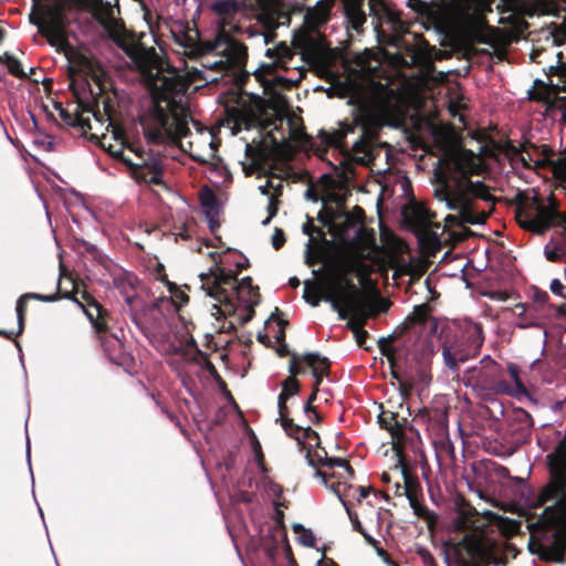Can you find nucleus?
<instances>
[{
	"instance_id": "nucleus-1",
	"label": "nucleus",
	"mask_w": 566,
	"mask_h": 566,
	"mask_svg": "<svg viewBox=\"0 0 566 566\" xmlns=\"http://www.w3.org/2000/svg\"><path fill=\"white\" fill-rule=\"evenodd\" d=\"M547 482L527 499L531 509L544 507L530 526L528 551L542 562L566 560V434L545 457Z\"/></svg>"
},
{
	"instance_id": "nucleus-2",
	"label": "nucleus",
	"mask_w": 566,
	"mask_h": 566,
	"mask_svg": "<svg viewBox=\"0 0 566 566\" xmlns=\"http://www.w3.org/2000/svg\"><path fill=\"white\" fill-rule=\"evenodd\" d=\"M143 75L146 85L151 92L153 106L168 104L169 108L178 106L176 95L184 94L187 83L178 71L166 64L154 48H146L143 43L136 48L135 54L128 56Z\"/></svg>"
},
{
	"instance_id": "nucleus-3",
	"label": "nucleus",
	"mask_w": 566,
	"mask_h": 566,
	"mask_svg": "<svg viewBox=\"0 0 566 566\" xmlns=\"http://www.w3.org/2000/svg\"><path fill=\"white\" fill-rule=\"evenodd\" d=\"M324 301L331 303L340 319H348L347 327L354 334L361 331L367 321L370 317H375L379 312L375 303L365 296L350 280H346V287L340 283H333L331 285V293L324 296ZM388 306L389 303L381 307L380 311H387Z\"/></svg>"
},
{
	"instance_id": "nucleus-4",
	"label": "nucleus",
	"mask_w": 566,
	"mask_h": 566,
	"mask_svg": "<svg viewBox=\"0 0 566 566\" xmlns=\"http://www.w3.org/2000/svg\"><path fill=\"white\" fill-rule=\"evenodd\" d=\"M434 196L446 201L451 210H458L463 222L469 224H482L489 214L484 211H475L474 199H489V189L482 181L454 179L450 182L447 178L441 180L440 187L434 190Z\"/></svg>"
},
{
	"instance_id": "nucleus-5",
	"label": "nucleus",
	"mask_w": 566,
	"mask_h": 566,
	"mask_svg": "<svg viewBox=\"0 0 566 566\" xmlns=\"http://www.w3.org/2000/svg\"><path fill=\"white\" fill-rule=\"evenodd\" d=\"M513 203L515 219L522 229L542 235L553 227H562L566 233V212L558 210L554 196H551V203L546 206L539 196L530 197L518 191Z\"/></svg>"
},
{
	"instance_id": "nucleus-6",
	"label": "nucleus",
	"mask_w": 566,
	"mask_h": 566,
	"mask_svg": "<svg viewBox=\"0 0 566 566\" xmlns=\"http://www.w3.org/2000/svg\"><path fill=\"white\" fill-rule=\"evenodd\" d=\"M392 104L389 96L380 91L371 93L368 99L358 106L357 123L361 129L353 150L365 156H373L380 135L384 120L389 117Z\"/></svg>"
},
{
	"instance_id": "nucleus-7",
	"label": "nucleus",
	"mask_w": 566,
	"mask_h": 566,
	"mask_svg": "<svg viewBox=\"0 0 566 566\" xmlns=\"http://www.w3.org/2000/svg\"><path fill=\"white\" fill-rule=\"evenodd\" d=\"M148 115L149 122L143 126L144 135L151 144L160 145L167 140L177 143L190 134V114L180 104L170 108V113L161 105L153 106Z\"/></svg>"
},
{
	"instance_id": "nucleus-8",
	"label": "nucleus",
	"mask_w": 566,
	"mask_h": 566,
	"mask_svg": "<svg viewBox=\"0 0 566 566\" xmlns=\"http://www.w3.org/2000/svg\"><path fill=\"white\" fill-rule=\"evenodd\" d=\"M202 289L207 295L214 298L221 305H214L218 313L222 315H232L235 306L228 292V287L235 292L238 283V273L227 272L218 262L210 268L208 273L200 274Z\"/></svg>"
},
{
	"instance_id": "nucleus-9",
	"label": "nucleus",
	"mask_w": 566,
	"mask_h": 566,
	"mask_svg": "<svg viewBox=\"0 0 566 566\" xmlns=\"http://www.w3.org/2000/svg\"><path fill=\"white\" fill-rule=\"evenodd\" d=\"M115 2L104 0L103 4L92 13L93 18L106 31L111 39L127 56L135 54L136 48L142 44L134 32L128 31L125 22L120 18L115 17Z\"/></svg>"
},
{
	"instance_id": "nucleus-10",
	"label": "nucleus",
	"mask_w": 566,
	"mask_h": 566,
	"mask_svg": "<svg viewBox=\"0 0 566 566\" xmlns=\"http://www.w3.org/2000/svg\"><path fill=\"white\" fill-rule=\"evenodd\" d=\"M108 137L103 135L99 144L113 158L120 160L128 168L130 176L138 182L148 185H161L164 168L160 158L151 157L143 163H133L129 157L124 155L126 145L124 142L109 144L106 146Z\"/></svg>"
},
{
	"instance_id": "nucleus-11",
	"label": "nucleus",
	"mask_w": 566,
	"mask_h": 566,
	"mask_svg": "<svg viewBox=\"0 0 566 566\" xmlns=\"http://www.w3.org/2000/svg\"><path fill=\"white\" fill-rule=\"evenodd\" d=\"M39 28V32L46 38L48 42L52 46H56L67 54L70 51L72 54L74 50L70 44L66 35L67 19L64 10L60 6L49 7L40 22H35Z\"/></svg>"
},
{
	"instance_id": "nucleus-12",
	"label": "nucleus",
	"mask_w": 566,
	"mask_h": 566,
	"mask_svg": "<svg viewBox=\"0 0 566 566\" xmlns=\"http://www.w3.org/2000/svg\"><path fill=\"white\" fill-rule=\"evenodd\" d=\"M432 346L428 340L420 339L415 344L412 352L408 353L403 361V376L417 386H427L431 381L430 356Z\"/></svg>"
},
{
	"instance_id": "nucleus-13",
	"label": "nucleus",
	"mask_w": 566,
	"mask_h": 566,
	"mask_svg": "<svg viewBox=\"0 0 566 566\" xmlns=\"http://www.w3.org/2000/svg\"><path fill=\"white\" fill-rule=\"evenodd\" d=\"M109 321L111 316L104 318V331H95L98 335L101 347L112 364L122 367L126 371H130L135 368V358L125 349L122 340L123 329L112 333L108 325Z\"/></svg>"
},
{
	"instance_id": "nucleus-14",
	"label": "nucleus",
	"mask_w": 566,
	"mask_h": 566,
	"mask_svg": "<svg viewBox=\"0 0 566 566\" xmlns=\"http://www.w3.org/2000/svg\"><path fill=\"white\" fill-rule=\"evenodd\" d=\"M501 366L491 358L481 360V367H475L470 370L469 381L474 387L491 394H501L509 390L506 379L501 377Z\"/></svg>"
},
{
	"instance_id": "nucleus-15",
	"label": "nucleus",
	"mask_w": 566,
	"mask_h": 566,
	"mask_svg": "<svg viewBox=\"0 0 566 566\" xmlns=\"http://www.w3.org/2000/svg\"><path fill=\"white\" fill-rule=\"evenodd\" d=\"M500 413L503 415L507 422V432L512 438L514 447L510 446L505 448L502 455H512L516 448L525 443L530 437L533 427L532 416L523 408H514L506 413L502 406H500Z\"/></svg>"
},
{
	"instance_id": "nucleus-16",
	"label": "nucleus",
	"mask_w": 566,
	"mask_h": 566,
	"mask_svg": "<svg viewBox=\"0 0 566 566\" xmlns=\"http://www.w3.org/2000/svg\"><path fill=\"white\" fill-rule=\"evenodd\" d=\"M378 415V423L381 429L387 430L392 439V449L397 455L401 457L407 442V432L413 431L408 417L401 416L398 411L384 409Z\"/></svg>"
},
{
	"instance_id": "nucleus-17",
	"label": "nucleus",
	"mask_w": 566,
	"mask_h": 566,
	"mask_svg": "<svg viewBox=\"0 0 566 566\" xmlns=\"http://www.w3.org/2000/svg\"><path fill=\"white\" fill-rule=\"evenodd\" d=\"M462 546L469 558H459L460 566H485V560L492 548H496V543L486 538L483 534H465L457 545Z\"/></svg>"
},
{
	"instance_id": "nucleus-18",
	"label": "nucleus",
	"mask_w": 566,
	"mask_h": 566,
	"mask_svg": "<svg viewBox=\"0 0 566 566\" xmlns=\"http://www.w3.org/2000/svg\"><path fill=\"white\" fill-rule=\"evenodd\" d=\"M368 265L358 259H350L343 263L342 266V275L337 280H333L327 282L324 285V291H321L318 284L305 281L304 282V300L312 306H318L321 301L324 300V296L331 293V285L333 283H340L344 287H346L347 274L354 272H365Z\"/></svg>"
},
{
	"instance_id": "nucleus-19",
	"label": "nucleus",
	"mask_w": 566,
	"mask_h": 566,
	"mask_svg": "<svg viewBox=\"0 0 566 566\" xmlns=\"http://www.w3.org/2000/svg\"><path fill=\"white\" fill-rule=\"evenodd\" d=\"M69 283L72 289L69 293H74L75 298L73 300L78 304L90 322L92 323L95 331H104V318L109 317V312L98 303L86 290L80 291V283L72 277H69Z\"/></svg>"
},
{
	"instance_id": "nucleus-20",
	"label": "nucleus",
	"mask_w": 566,
	"mask_h": 566,
	"mask_svg": "<svg viewBox=\"0 0 566 566\" xmlns=\"http://www.w3.org/2000/svg\"><path fill=\"white\" fill-rule=\"evenodd\" d=\"M76 72L77 69H75L74 66H70V75L72 78L69 88L72 92V95L76 102L75 112L70 113L62 106V104L55 105V108L59 111V115L64 122V124L71 127H73L74 124L78 120V113H92L97 120H102V116L98 111V98H94L92 102H86L82 98L81 92L76 86V81L73 77Z\"/></svg>"
},
{
	"instance_id": "nucleus-21",
	"label": "nucleus",
	"mask_w": 566,
	"mask_h": 566,
	"mask_svg": "<svg viewBox=\"0 0 566 566\" xmlns=\"http://www.w3.org/2000/svg\"><path fill=\"white\" fill-rule=\"evenodd\" d=\"M442 356L446 366L452 371H457L459 369V363H464L470 357H473L462 337L454 335L451 338L449 333L443 336Z\"/></svg>"
},
{
	"instance_id": "nucleus-22",
	"label": "nucleus",
	"mask_w": 566,
	"mask_h": 566,
	"mask_svg": "<svg viewBox=\"0 0 566 566\" xmlns=\"http://www.w3.org/2000/svg\"><path fill=\"white\" fill-rule=\"evenodd\" d=\"M248 61L247 45L235 39L227 42L226 60H219L213 63V69L227 73L231 69H243Z\"/></svg>"
},
{
	"instance_id": "nucleus-23",
	"label": "nucleus",
	"mask_w": 566,
	"mask_h": 566,
	"mask_svg": "<svg viewBox=\"0 0 566 566\" xmlns=\"http://www.w3.org/2000/svg\"><path fill=\"white\" fill-rule=\"evenodd\" d=\"M342 3L347 22V29H352L357 33H360L367 21L366 13L363 9L365 0H342Z\"/></svg>"
},
{
	"instance_id": "nucleus-24",
	"label": "nucleus",
	"mask_w": 566,
	"mask_h": 566,
	"mask_svg": "<svg viewBox=\"0 0 566 566\" xmlns=\"http://www.w3.org/2000/svg\"><path fill=\"white\" fill-rule=\"evenodd\" d=\"M303 360L305 365L312 370V375L314 377V391H319V386L323 381V378L328 376L331 371L329 359L323 357L319 353H305Z\"/></svg>"
},
{
	"instance_id": "nucleus-25",
	"label": "nucleus",
	"mask_w": 566,
	"mask_h": 566,
	"mask_svg": "<svg viewBox=\"0 0 566 566\" xmlns=\"http://www.w3.org/2000/svg\"><path fill=\"white\" fill-rule=\"evenodd\" d=\"M432 307L428 303L416 305L412 313L406 318L402 327V334H411L417 326H423L429 321L437 327L436 319L431 317Z\"/></svg>"
},
{
	"instance_id": "nucleus-26",
	"label": "nucleus",
	"mask_w": 566,
	"mask_h": 566,
	"mask_svg": "<svg viewBox=\"0 0 566 566\" xmlns=\"http://www.w3.org/2000/svg\"><path fill=\"white\" fill-rule=\"evenodd\" d=\"M359 127L357 123V115L353 119L352 123H342L338 129L333 132L321 130L318 137L322 143L331 147H342L344 144V139L348 134H353Z\"/></svg>"
},
{
	"instance_id": "nucleus-27",
	"label": "nucleus",
	"mask_w": 566,
	"mask_h": 566,
	"mask_svg": "<svg viewBox=\"0 0 566 566\" xmlns=\"http://www.w3.org/2000/svg\"><path fill=\"white\" fill-rule=\"evenodd\" d=\"M335 0H319L305 14V22L312 28H318L329 20Z\"/></svg>"
},
{
	"instance_id": "nucleus-28",
	"label": "nucleus",
	"mask_w": 566,
	"mask_h": 566,
	"mask_svg": "<svg viewBox=\"0 0 566 566\" xmlns=\"http://www.w3.org/2000/svg\"><path fill=\"white\" fill-rule=\"evenodd\" d=\"M452 161L455 170L462 175L460 179H463L464 181L471 180L470 175L476 167L475 154L470 149L462 148L454 153L452 156Z\"/></svg>"
},
{
	"instance_id": "nucleus-29",
	"label": "nucleus",
	"mask_w": 566,
	"mask_h": 566,
	"mask_svg": "<svg viewBox=\"0 0 566 566\" xmlns=\"http://www.w3.org/2000/svg\"><path fill=\"white\" fill-rule=\"evenodd\" d=\"M357 219L345 209L339 208L332 235L339 241H346L350 235V231L357 229Z\"/></svg>"
},
{
	"instance_id": "nucleus-30",
	"label": "nucleus",
	"mask_w": 566,
	"mask_h": 566,
	"mask_svg": "<svg viewBox=\"0 0 566 566\" xmlns=\"http://www.w3.org/2000/svg\"><path fill=\"white\" fill-rule=\"evenodd\" d=\"M333 491L337 494L339 501L344 505V507H345V510H346V512L348 514V517H349V520L352 522L353 528L356 532L360 533L368 544H370L373 546H376L378 544V541H376L370 534H368L366 532V530L364 528V526L361 525V523H360V521L358 518L357 513L352 511L350 505H349L348 501L346 500V497H348V494H346V493L342 494L340 493V484H337L336 486H333Z\"/></svg>"
},
{
	"instance_id": "nucleus-31",
	"label": "nucleus",
	"mask_w": 566,
	"mask_h": 566,
	"mask_svg": "<svg viewBox=\"0 0 566 566\" xmlns=\"http://www.w3.org/2000/svg\"><path fill=\"white\" fill-rule=\"evenodd\" d=\"M475 515H478L475 507L471 506L462 499L461 502L457 505V516L453 521L454 528L460 532L471 530Z\"/></svg>"
},
{
	"instance_id": "nucleus-32",
	"label": "nucleus",
	"mask_w": 566,
	"mask_h": 566,
	"mask_svg": "<svg viewBox=\"0 0 566 566\" xmlns=\"http://www.w3.org/2000/svg\"><path fill=\"white\" fill-rule=\"evenodd\" d=\"M528 151L531 154L534 153L537 156L536 160L534 161L535 168H546L554 165H566V157H559L556 163L552 160V157L555 155V153L547 145L537 146L533 144V147H528Z\"/></svg>"
},
{
	"instance_id": "nucleus-33",
	"label": "nucleus",
	"mask_w": 566,
	"mask_h": 566,
	"mask_svg": "<svg viewBox=\"0 0 566 566\" xmlns=\"http://www.w3.org/2000/svg\"><path fill=\"white\" fill-rule=\"evenodd\" d=\"M528 151L531 154L534 153L537 156L536 160L534 161L535 168H546L554 165H566V157H559L556 163L552 160V157L555 155V153L547 145L537 146L533 144V147H528Z\"/></svg>"
},
{
	"instance_id": "nucleus-34",
	"label": "nucleus",
	"mask_w": 566,
	"mask_h": 566,
	"mask_svg": "<svg viewBox=\"0 0 566 566\" xmlns=\"http://www.w3.org/2000/svg\"><path fill=\"white\" fill-rule=\"evenodd\" d=\"M557 57V64L551 65L547 71H545L546 75L548 77L551 76H558L563 82L564 85L559 86L558 84H549L548 91L552 97H559L558 93L564 92L566 93V62L563 61L564 54L562 51H559L556 54Z\"/></svg>"
},
{
	"instance_id": "nucleus-35",
	"label": "nucleus",
	"mask_w": 566,
	"mask_h": 566,
	"mask_svg": "<svg viewBox=\"0 0 566 566\" xmlns=\"http://www.w3.org/2000/svg\"><path fill=\"white\" fill-rule=\"evenodd\" d=\"M279 69H287L286 64L279 63L277 61L262 62L253 72L255 80L263 86H271L272 81L268 78L269 75L274 76Z\"/></svg>"
},
{
	"instance_id": "nucleus-36",
	"label": "nucleus",
	"mask_w": 566,
	"mask_h": 566,
	"mask_svg": "<svg viewBox=\"0 0 566 566\" xmlns=\"http://www.w3.org/2000/svg\"><path fill=\"white\" fill-rule=\"evenodd\" d=\"M461 337L465 342V345H468L471 355L475 356L484 342L482 327L480 325L470 326L461 333Z\"/></svg>"
},
{
	"instance_id": "nucleus-37",
	"label": "nucleus",
	"mask_w": 566,
	"mask_h": 566,
	"mask_svg": "<svg viewBox=\"0 0 566 566\" xmlns=\"http://www.w3.org/2000/svg\"><path fill=\"white\" fill-rule=\"evenodd\" d=\"M395 340H397L396 336H390L388 338L382 337L378 340L380 354L387 358L389 367H394V361L402 359V352L398 346L392 345Z\"/></svg>"
},
{
	"instance_id": "nucleus-38",
	"label": "nucleus",
	"mask_w": 566,
	"mask_h": 566,
	"mask_svg": "<svg viewBox=\"0 0 566 566\" xmlns=\"http://www.w3.org/2000/svg\"><path fill=\"white\" fill-rule=\"evenodd\" d=\"M509 373L512 378V381L506 380V385L509 387V390L503 391V395H509L512 397H518L521 395H526L527 389L523 381L520 378V370L518 367L514 364L509 365Z\"/></svg>"
},
{
	"instance_id": "nucleus-39",
	"label": "nucleus",
	"mask_w": 566,
	"mask_h": 566,
	"mask_svg": "<svg viewBox=\"0 0 566 566\" xmlns=\"http://www.w3.org/2000/svg\"><path fill=\"white\" fill-rule=\"evenodd\" d=\"M23 298H28V301L35 300V301H41V302H46V303L55 302L60 298L76 300L74 293H69L66 291V289L64 290L62 287L61 280L57 282L55 293L45 295V294L29 292V293L23 294Z\"/></svg>"
},
{
	"instance_id": "nucleus-40",
	"label": "nucleus",
	"mask_w": 566,
	"mask_h": 566,
	"mask_svg": "<svg viewBox=\"0 0 566 566\" xmlns=\"http://www.w3.org/2000/svg\"><path fill=\"white\" fill-rule=\"evenodd\" d=\"M265 56L271 59L272 61H277L282 64H289V62L293 59L294 52L286 44V42H279L273 48H268L265 51Z\"/></svg>"
},
{
	"instance_id": "nucleus-41",
	"label": "nucleus",
	"mask_w": 566,
	"mask_h": 566,
	"mask_svg": "<svg viewBox=\"0 0 566 566\" xmlns=\"http://www.w3.org/2000/svg\"><path fill=\"white\" fill-rule=\"evenodd\" d=\"M534 86L537 88V91H530V101L542 102L548 107H553L556 104V98L552 97L549 94V84L544 83L542 80H535Z\"/></svg>"
},
{
	"instance_id": "nucleus-42",
	"label": "nucleus",
	"mask_w": 566,
	"mask_h": 566,
	"mask_svg": "<svg viewBox=\"0 0 566 566\" xmlns=\"http://www.w3.org/2000/svg\"><path fill=\"white\" fill-rule=\"evenodd\" d=\"M3 39H4V31L2 29H0V43L3 41ZM0 63L7 65L8 71L11 75H13L18 78H27L28 77V74L23 71L21 62L13 55H10L9 53H4L3 55H0Z\"/></svg>"
},
{
	"instance_id": "nucleus-43",
	"label": "nucleus",
	"mask_w": 566,
	"mask_h": 566,
	"mask_svg": "<svg viewBox=\"0 0 566 566\" xmlns=\"http://www.w3.org/2000/svg\"><path fill=\"white\" fill-rule=\"evenodd\" d=\"M403 474V489L405 495L407 496L409 503H412L419 500L421 495V485L417 478H413L406 469L402 470Z\"/></svg>"
},
{
	"instance_id": "nucleus-44",
	"label": "nucleus",
	"mask_w": 566,
	"mask_h": 566,
	"mask_svg": "<svg viewBox=\"0 0 566 566\" xmlns=\"http://www.w3.org/2000/svg\"><path fill=\"white\" fill-rule=\"evenodd\" d=\"M324 457L317 453L318 457V463L323 467L327 468H342L346 471L348 478H354L355 471L349 464V462L343 458H336V457H328L327 452L323 449Z\"/></svg>"
},
{
	"instance_id": "nucleus-45",
	"label": "nucleus",
	"mask_w": 566,
	"mask_h": 566,
	"mask_svg": "<svg viewBox=\"0 0 566 566\" xmlns=\"http://www.w3.org/2000/svg\"><path fill=\"white\" fill-rule=\"evenodd\" d=\"M306 440H314L316 443L315 446L317 448H321L319 447V443H321V438H319V434L313 430L311 427H306L303 429V433H302V438H301V443H298V447L301 450H306V459L308 461V464L312 465V467H315L316 463L314 461V459L312 458V447L311 446H307L306 444Z\"/></svg>"
},
{
	"instance_id": "nucleus-46",
	"label": "nucleus",
	"mask_w": 566,
	"mask_h": 566,
	"mask_svg": "<svg viewBox=\"0 0 566 566\" xmlns=\"http://www.w3.org/2000/svg\"><path fill=\"white\" fill-rule=\"evenodd\" d=\"M405 217L407 220L419 228H426L431 222L430 211L422 207L413 208L410 213H406Z\"/></svg>"
},
{
	"instance_id": "nucleus-47",
	"label": "nucleus",
	"mask_w": 566,
	"mask_h": 566,
	"mask_svg": "<svg viewBox=\"0 0 566 566\" xmlns=\"http://www.w3.org/2000/svg\"><path fill=\"white\" fill-rule=\"evenodd\" d=\"M212 9L218 15L231 17L240 10V4L235 0H216Z\"/></svg>"
},
{
	"instance_id": "nucleus-48",
	"label": "nucleus",
	"mask_w": 566,
	"mask_h": 566,
	"mask_svg": "<svg viewBox=\"0 0 566 566\" xmlns=\"http://www.w3.org/2000/svg\"><path fill=\"white\" fill-rule=\"evenodd\" d=\"M411 509L413 510L415 515L419 518L426 521L429 527L433 526L437 523V514L430 511L426 505L421 504L419 500L409 503Z\"/></svg>"
},
{
	"instance_id": "nucleus-49",
	"label": "nucleus",
	"mask_w": 566,
	"mask_h": 566,
	"mask_svg": "<svg viewBox=\"0 0 566 566\" xmlns=\"http://www.w3.org/2000/svg\"><path fill=\"white\" fill-rule=\"evenodd\" d=\"M338 209L324 207L317 214V220L323 227L328 228V232L333 234L335 229V221L337 220Z\"/></svg>"
},
{
	"instance_id": "nucleus-50",
	"label": "nucleus",
	"mask_w": 566,
	"mask_h": 566,
	"mask_svg": "<svg viewBox=\"0 0 566 566\" xmlns=\"http://www.w3.org/2000/svg\"><path fill=\"white\" fill-rule=\"evenodd\" d=\"M281 426L285 433L297 441V444L301 443V438L303 433L304 427L298 426L294 422V420L290 417H285L284 419H281Z\"/></svg>"
},
{
	"instance_id": "nucleus-51",
	"label": "nucleus",
	"mask_w": 566,
	"mask_h": 566,
	"mask_svg": "<svg viewBox=\"0 0 566 566\" xmlns=\"http://www.w3.org/2000/svg\"><path fill=\"white\" fill-rule=\"evenodd\" d=\"M293 531L298 534V541L303 546L312 548L316 545V537L310 528L304 527L302 524H294Z\"/></svg>"
},
{
	"instance_id": "nucleus-52",
	"label": "nucleus",
	"mask_w": 566,
	"mask_h": 566,
	"mask_svg": "<svg viewBox=\"0 0 566 566\" xmlns=\"http://www.w3.org/2000/svg\"><path fill=\"white\" fill-rule=\"evenodd\" d=\"M233 118L235 126L244 125L247 129L253 127L255 122L258 120L255 114L242 109L233 111Z\"/></svg>"
},
{
	"instance_id": "nucleus-53",
	"label": "nucleus",
	"mask_w": 566,
	"mask_h": 566,
	"mask_svg": "<svg viewBox=\"0 0 566 566\" xmlns=\"http://www.w3.org/2000/svg\"><path fill=\"white\" fill-rule=\"evenodd\" d=\"M534 7L539 14L557 15L560 10V4L555 0H535Z\"/></svg>"
},
{
	"instance_id": "nucleus-54",
	"label": "nucleus",
	"mask_w": 566,
	"mask_h": 566,
	"mask_svg": "<svg viewBox=\"0 0 566 566\" xmlns=\"http://www.w3.org/2000/svg\"><path fill=\"white\" fill-rule=\"evenodd\" d=\"M303 357H304V354H302V355L292 354V357L290 358V361H289V373H290L289 377L296 378V376L305 374V368L303 366V365H305V363L303 360Z\"/></svg>"
},
{
	"instance_id": "nucleus-55",
	"label": "nucleus",
	"mask_w": 566,
	"mask_h": 566,
	"mask_svg": "<svg viewBox=\"0 0 566 566\" xmlns=\"http://www.w3.org/2000/svg\"><path fill=\"white\" fill-rule=\"evenodd\" d=\"M340 484V493L348 494V496L356 497L358 502H360L363 499L367 497L368 494L373 491L371 486H358L357 489H354L353 486H347L346 484Z\"/></svg>"
},
{
	"instance_id": "nucleus-56",
	"label": "nucleus",
	"mask_w": 566,
	"mask_h": 566,
	"mask_svg": "<svg viewBox=\"0 0 566 566\" xmlns=\"http://www.w3.org/2000/svg\"><path fill=\"white\" fill-rule=\"evenodd\" d=\"M28 310V298H23L21 295L17 301L15 312L18 318V334H22L24 331L25 315Z\"/></svg>"
},
{
	"instance_id": "nucleus-57",
	"label": "nucleus",
	"mask_w": 566,
	"mask_h": 566,
	"mask_svg": "<svg viewBox=\"0 0 566 566\" xmlns=\"http://www.w3.org/2000/svg\"><path fill=\"white\" fill-rule=\"evenodd\" d=\"M301 391V384L297 378L286 377L282 381V391L280 394H285V397L290 398L292 396L298 395Z\"/></svg>"
},
{
	"instance_id": "nucleus-58",
	"label": "nucleus",
	"mask_w": 566,
	"mask_h": 566,
	"mask_svg": "<svg viewBox=\"0 0 566 566\" xmlns=\"http://www.w3.org/2000/svg\"><path fill=\"white\" fill-rule=\"evenodd\" d=\"M248 290L251 296L254 300H261V294L259 292V286L253 285V281L251 276H244L243 279L239 280L237 283L235 292H239L240 290Z\"/></svg>"
},
{
	"instance_id": "nucleus-59",
	"label": "nucleus",
	"mask_w": 566,
	"mask_h": 566,
	"mask_svg": "<svg viewBox=\"0 0 566 566\" xmlns=\"http://www.w3.org/2000/svg\"><path fill=\"white\" fill-rule=\"evenodd\" d=\"M545 256L551 262H563L566 260V248L555 245L554 249L549 250L548 247H546Z\"/></svg>"
},
{
	"instance_id": "nucleus-60",
	"label": "nucleus",
	"mask_w": 566,
	"mask_h": 566,
	"mask_svg": "<svg viewBox=\"0 0 566 566\" xmlns=\"http://www.w3.org/2000/svg\"><path fill=\"white\" fill-rule=\"evenodd\" d=\"M161 281H165L168 285L169 292L172 293L174 297L180 303V304H187L189 302V296L184 292L180 291L176 284L169 282L167 280V274L164 273L159 277Z\"/></svg>"
},
{
	"instance_id": "nucleus-61",
	"label": "nucleus",
	"mask_w": 566,
	"mask_h": 566,
	"mask_svg": "<svg viewBox=\"0 0 566 566\" xmlns=\"http://www.w3.org/2000/svg\"><path fill=\"white\" fill-rule=\"evenodd\" d=\"M528 147H533V143L530 140H525L520 146H515L512 142H507L505 145V150L512 158H516L521 154L528 153Z\"/></svg>"
},
{
	"instance_id": "nucleus-62",
	"label": "nucleus",
	"mask_w": 566,
	"mask_h": 566,
	"mask_svg": "<svg viewBox=\"0 0 566 566\" xmlns=\"http://www.w3.org/2000/svg\"><path fill=\"white\" fill-rule=\"evenodd\" d=\"M281 205V198L276 196H269V205L266 207L268 218L262 222L263 226H268L272 218L277 214L279 208Z\"/></svg>"
},
{
	"instance_id": "nucleus-63",
	"label": "nucleus",
	"mask_w": 566,
	"mask_h": 566,
	"mask_svg": "<svg viewBox=\"0 0 566 566\" xmlns=\"http://www.w3.org/2000/svg\"><path fill=\"white\" fill-rule=\"evenodd\" d=\"M547 40H551L553 46L563 45L566 41V29L554 24V31L549 33Z\"/></svg>"
},
{
	"instance_id": "nucleus-64",
	"label": "nucleus",
	"mask_w": 566,
	"mask_h": 566,
	"mask_svg": "<svg viewBox=\"0 0 566 566\" xmlns=\"http://www.w3.org/2000/svg\"><path fill=\"white\" fill-rule=\"evenodd\" d=\"M402 380L398 384L399 392L402 398V400H407L411 397L413 388L417 386L416 384L408 381L405 376L401 377Z\"/></svg>"
}]
</instances>
